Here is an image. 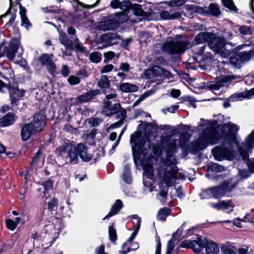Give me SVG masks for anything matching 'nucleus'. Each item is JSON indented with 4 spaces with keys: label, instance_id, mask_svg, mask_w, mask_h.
I'll return each mask as SVG.
<instances>
[{
    "label": "nucleus",
    "instance_id": "f257e3e1",
    "mask_svg": "<svg viewBox=\"0 0 254 254\" xmlns=\"http://www.w3.org/2000/svg\"><path fill=\"white\" fill-rule=\"evenodd\" d=\"M232 179H228L221 182L218 186L202 190L200 193L201 199L212 197L219 198L224 196L227 192L232 191L237 186V182L232 183Z\"/></svg>",
    "mask_w": 254,
    "mask_h": 254
},
{
    "label": "nucleus",
    "instance_id": "f03ea898",
    "mask_svg": "<svg viewBox=\"0 0 254 254\" xmlns=\"http://www.w3.org/2000/svg\"><path fill=\"white\" fill-rule=\"evenodd\" d=\"M142 133L139 131L134 132L130 135V143L132 145V154L134 164H137L141 156L146 151L145 144L148 142V147L150 148L152 143L148 137H141Z\"/></svg>",
    "mask_w": 254,
    "mask_h": 254
},
{
    "label": "nucleus",
    "instance_id": "7ed1b4c3",
    "mask_svg": "<svg viewBox=\"0 0 254 254\" xmlns=\"http://www.w3.org/2000/svg\"><path fill=\"white\" fill-rule=\"evenodd\" d=\"M58 151L59 155L65 158L68 164H77L79 162L78 153L76 146H75L69 140L64 142L59 146Z\"/></svg>",
    "mask_w": 254,
    "mask_h": 254
},
{
    "label": "nucleus",
    "instance_id": "20e7f679",
    "mask_svg": "<svg viewBox=\"0 0 254 254\" xmlns=\"http://www.w3.org/2000/svg\"><path fill=\"white\" fill-rule=\"evenodd\" d=\"M227 44L232 47L235 46V44L227 42L224 36H217L215 33L211 32L208 46L214 52L220 54L224 58H226L228 50L226 49V45Z\"/></svg>",
    "mask_w": 254,
    "mask_h": 254
},
{
    "label": "nucleus",
    "instance_id": "39448f33",
    "mask_svg": "<svg viewBox=\"0 0 254 254\" xmlns=\"http://www.w3.org/2000/svg\"><path fill=\"white\" fill-rule=\"evenodd\" d=\"M6 88L9 94L10 105L12 107L18 106L19 101L24 96L25 90L19 89L18 86H14L9 83H6L0 79V92L4 93L3 88Z\"/></svg>",
    "mask_w": 254,
    "mask_h": 254
},
{
    "label": "nucleus",
    "instance_id": "423d86ee",
    "mask_svg": "<svg viewBox=\"0 0 254 254\" xmlns=\"http://www.w3.org/2000/svg\"><path fill=\"white\" fill-rule=\"evenodd\" d=\"M59 41L60 43L64 46L66 50L72 51H75V53L83 54L86 56L89 55V52L86 47L83 46L82 43H77L73 45V41L69 38L67 34L63 30H59Z\"/></svg>",
    "mask_w": 254,
    "mask_h": 254
},
{
    "label": "nucleus",
    "instance_id": "0eeeda50",
    "mask_svg": "<svg viewBox=\"0 0 254 254\" xmlns=\"http://www.w3.org/2000/svg\"><path fill=\"white\" fill-rule=\"evenodd\" d=\"M189 44L188 40L171 41L163 45L162 50L170 55L183 54L188 49Z\"/></svg>",
    "mask_w": 254,
    "mask_h": 254
},
{
    "label": "nucleus",
    "instance_id": "6e6552de",
    "mask_svg": "<svg viewBox=\"0 0 254 254\" xmlns=\"http://www.w3.org/2000/svg\"><path fill=\"white\" fill-rule=\"evenodd\" d=\"M239 127L235 124L222 125L221 136L229 145L237 143L236 134Z\"/></svg>",
    "mask_w": 254,
    "mask_h": 254
},
{
    "label": "nucleus",
    "instance_id": "1a4fd4ad",
    "mask_svg": "<svg viewBox=\"0 0 254 254\" xmlns=\"http://www.w3.org/2000/svg\"><path fill=\"white\" fill-rule=\"evenodd\" d=\"M212 153L216 160L221 161L225 159L232 160L234 158L233 152L227 147L223 146H218L212 150Z\"/></svg>",
    "mask_w": 254,
    "mask_h": 254
},
{
    "label": "nucleus",
    "instance_id": "9d476101",
    "mask_svg": "<svg viewBox=\"0 0 254 254\" xmlns=\"http://www.w3.org/2000/svg\"><path fill=\"white\" fill-rule=\"evenodd\" d=\"M53 54L43 53L38 58V61L42 66H45L48 72L52 75H54L57 71V65L53 61Z\"/></svg>",
    "mask_w": 254,
    "mask_h": 254
},
{
    "label": "nucleus",
    "instance_id": "9b49d317",
    "mask_svg": "<svg viewBox=\"0 0 254 254\" xmlns=\"http://www.w3.org/2000/svg\"><path fill=\"white\" fill-rule=\"evenodd\" d=\"M47 121L46 116L42 111L36 113L33 116L32 121L30 124H32L33 129L35 132H41L46 125Z\"/></svg>",
    "mask_w": 254,
    "mask_h": 254
},
{
    "label": "nucleus",
    "instance_id": "f8f14e48",
    "mask_svg": "<svg viewBox=\"0 0 254 254\" xmlns=\"http://www.w3.org/2000/svg\"><path fill=\"white\" fill-rule=\"evenodd\" d=\"M20 45V40L18 38H12L7 46H4L3 50H5L6 56L7 59L12 61L15 57V54Z\"/></svg>",
    "mask_w": 254,
    "mask_h": 254
},
{
    "label": "nucleus",
    "instance_id": "ddd939ff",
    "mask_svg": "<svg viewBox=\"0 0 254 254\" xmlns=\"http://www.w3.org/2000/svg\"><path fill=\"white\" fill-rule=\"evenodd\" d=\"M117 34L114 33H108L102 34L100 39H98L96 42L97 44H101L102 46H98L96 49L97 50H101L103 48L114 45L115 43L114 41L117 39Z\"/></svg>",
    "mask_w": 254,
    "mask_h": 254
},
{
    "label": "nucleus",
    "instance_id": "4468645a",
    "mask_svg": "<svg viewBox=\"0 0 254 254\" xmlns=\"http://www.w3.org/2000/svg\"><path fill=\"white\" fill-rule=\"evenodd\" d=\"M207 146V143L206 140L202 139L195 140L192 142L190 146H187L185 148L186 150L183 152L185 156H187L189 152H190L192 154H197L199 151L203 150Z\"/></svg>",
    "mask_w": 254,
    "mask_h": 254
},
{
    "label": "nucleus",
    "instance_id": "2eb2a0df",
    "mask_svg": "<svg viewBox=\"0 0 254 254\" xmlns=\"http://www.w3.org/2000/svg\"><path fill=\"white\" fill-rule=\"evenodd\" d=\"M101 94L99 89H90L88 92L78 96L75 99V104L87 103L93 99L98 95Z\"/></svg>",
    "mask_w": 254,
    "mask_h": 254
},
{
    "label": "nucleus",
    "instance_id": "dca6fc26",
    "mask_svg": "<svg viewBox=\"0 0 254 254\" xmlns=\"http://www.w3.org/2000/svg\"><path fill=\"white\" fill-rule=\"evenodd\" d=\"M76 149H77L78 156L83 161L89 162L92 160L93 157V154L88 153V148L86 145L82 143H78L76 145Z\"/></svg>",
    "mask_w": 254,
    "mask_h": 254
},
{
    "label": "nucleus",
    "instance_id": "f3484780",
    "mask_svg": "<svg viewBox=\"0 0 254 254\" xmlns=\"http://www.w3.org/2000/svg\"><path fill=\"white\" fill-rule=\"evenodd\" d=\"M126 9H131L133 11V14L137 16H146L147 13L143 10L142 5L138 3H132L128 0L124 1Z\"/></svg>",
    "mask_w": 254,
    "mask_h": 254
},
{
    "label": "nucleus",
    "instance_id": "a211bd4d",
    "mask_svg": "<svg viewBox=\"0 0 254 254\" xmlns=\"http://www.w3.org/2000/svg\"><path fill=\"white\" fill-rule=\"evenodd\" d=\"M36 133L33 129L32 124L26 123L21 127L20 134L22 141L28 140L32 135Z\"/></svg>",
    "mask_w": 254,
    "mask_h": 254
},
{
    "label": "nucleus",
    "instance_id": "6ab92c4d",
    "mask_svg": "<svg viewBox=\"0 0 254 254\" xmlns=\"http://www.w3.org/2000/svg\"><path fill=\"white\" fill-rule=\"evenodd\" d=\"M16 120L15 115L11 112H8L0 118V127H6L13 125Z\"/></svg>",
    "mask_w": 254,
    "mask_h": 254
},
{
    "label": "nucleus",
    "instance_id": "aec40b11",
    "mask_svg": "<svg viewBox=\"0 0 254 254\" xmlns=\"http://www.w3.org/2000/svg\"><path fill=\"white\" fill-rule=\"evenodd\" d=\"M97 86L100 89L101 94H106L107 93V89L110 88L111 86V82L108 77L106 75H102L97 82Z\"/></svg>",
    "mask_w": 254,
    "mask_h": 254
},
{
    "label": "nucleus",
    "instance_id": "412c9836",
    "mask_svg": "<svg viewBox=\"0 0 254 254\" xmlns=\"http://www.w3.org/2000/svg\"><path fill=\"white\" fill-rule=\"evenodd\" d=\"M123 207V203L121 200L117 199L114 204L112 205L110 211L109 212L103 220H105L110 218L113 216L117 214L121 209Z\"/></svg>",
    "mask_w": 254,
    "mask_h": 254
},
{
    "label": "nucleus",
    "instance_id": "4be33fe9",
    "mask_svg": "<svg viewBox=\"0 0 254 254\" xmlns=\"http://www.w3.org/2000/svg\"><path fill=\"white\" fill-rule=\"evenodd\" d=\"M118 89L124 93H131L138 91V87L136 85L127 82L120 83L118 86Z\"/></svg>",
    "mask_w": 254,
    "mask_h": 254
},
{
    "label": "nucleus",
    "instance_id": "5701e85b",
    "mask_svg": "<svg viewBox=\"0 0 254 254\" xmlns=\"http://www.w3.org/2000/svg\"><path fill=\"white\" fill-rule=\"evenodd\" d=\"M131 219H137V223L134 231L131 234L130 237L127 239V242H132L136 237L138 231H139L141 225V218L137 214L131 215L129 216Z\"/></svg>",
    "mask_w": 254,
    "mask_h": 254
},
{
    "label": "nucleus",
    "instance_id": "b1692460",
    "mask_svg": "<svg viewBox=\"0 0 254 254\" xmlns=\"http://www.w3.org/2000/svg\"><path fill=\"white\" fill-rule=\"evenodd\" d=\"M178 170H176L174 173L170 171H165L164 172L163 181L168 187H170L172 186V179L176 180L177 178L176 174Z\"/></svg>",
    "mask_w": 254,
    "mask_h": 254
},
{
    "label": "nucleus",
    "instance_id": "393cba45",
    "mask_svg": "<svg viewBox=\"0 0 254 254\" xmlns=\"http://www.w3.org/2000/svg\"><path fill=\"white\" fill-rule=\"evenodd\" d=\"M122 177L126 183L127 184H131L132 183V179L131 175L130 166L129 164H126L125 165Z\"/></svg>",
    "mask_w": 254,
    "mask_h": 254
},
{
    "label": "nucleus",
    "instance_id": "a878e982",
    "mask_svg": "<svg viewBox=\"0 0 254 254\" xmlns=\"http://www.w3.org/2000/svg\"><path fill=\"white\" fill-rule=\"evenodd\" d=\"M211 32H203L198 33L195 37L194 41L196 44L208 43Z\"/></svg>",
    "mask_w": 254,
    "mask_h": 254
},
{
    "label": "nucleus",
    "instance_id": "bb28decb",
    "mask_svg": "<svg viewBox=\"0 0 254 254\" xmlns=\"http://www.w3.org/2000/svg\"><path fill=\"white\" fill-rule=\"evenodd\" d=\"M172 210L169 207H163L158 211L156 218L157 220L165 221L168 216L170 215Z\"/></svg>",
    "mask_w": 254,
    "mask_h": 254
},
{
    "label": "nucleus",
    "instance_id": "cd10ccee",
    "mask_svg": "<svg viewBox=\"0 0 254 254\" xmlns=\"http://www.w3.org/2000/svg\"><path fill=\"white\" fill-rule=\"evenodd\" d=\"M206 254H217L219 252V248L217 244L212 240L209 241L206 244Z\"/></svg>",
    "mask_w": 254,
    "mask_h": 254
},
{
    "label": "nucleus",
    "instance_id": "c85d7f7f",
    "mask_svg": "<svg viewBox=\"0 0 254 254\" xmlns=\"http://www.w3.org/2000/svg\"><path fill=\"white\" fill-rule=\"evenodd\" d=\"M206 10L208 13L207 15H211L217 17L221 14V10L216 3H211L208 6V10L207 8Z\"/></svg>",
    "mask_w": 254,
    "mask_h": 254
},
{
    "label": "nucleus",
    "instance_id": "c756f323",
    "mask_svg": "<svg viewBox=\"0 0 254 254\" xmlns=\"http://www.w3.org/2000/svg\"><path fill=\"white\" fill-rule=\"evenodd\" d=\"M195 243V240H185L182 241L180 244V246L182 248L191 249L193 251V252L196 254H198L200 252V249L199 248H196L194 247L193 244Z\"/></svg>",
    "mask_w": 254,
    "mask_h": 254
},
{
    "label": "nucleus",
    "instance_id": "7c9ffc66",
    "mask_svg": "<svg viewBox=\"0 0 254 254\" xmlns=\"http://www.w3.org/2000/svg\"><path fill=\"white\" fill-rule=\"evenodd\" d=\"M157 126V125H154L152 123L145 122L144 126H142L141 124L138 125L137 128L144 129L145 134H147V137H149L152 133V130L153 128H156Z\"/></svg>",
    "mask_w": 254,
    "mask_h": 254
},
{
    "label": "nucleus",
    "instance_id": "2f4dec72",
    "mask_svg": "<svg viewBox=\"0 0 254 254\" xmlns=\"http://www.w3.org/2000/svg\"><path fill=\"white\" fill-rule=\"evenodd\" d=\"M176 146L175 140H172L166 144L165 149L168 157H171L175 153Z\"/></svg>",
    "mask_w": 254,
    "mask_h": 254
},
{
    "label": "nucleus",
    "instance_id": "473e14b6",
    "mask_svg": "<svg viewBox=\"0 0 254 254\" xmlns=\"http://www.w3.org/2000/svg\"><path fill=\"white\" fill-rule=\"evenodd\" d=\"M232 204V202L231 200L228 201L222 200L218 203H212V205L213 207L216 208L218 210H220L221 209H228Z\"/></svg>",
    "mask_w": 254,
    "mask_h": 254
},
{
    "label": "nucleus",
    "instance_id": "72a5a7b5",
    "mask_svg": "<svg viewBox=\"0 0 254 254\" xmlns=\"http://www.w3.org/2000/svg\"><path fill=\"white\" fill-rule=\"evenodd\" d=\"M243 145L245 148L249 149L254 148V129L247 137Z\"/></svg>",
    "mask_w": 254,
    "mask_h": 254
},
{
    "label": "nucleus",
    "instance_id": "f704fd0d",
    "mask_svg": "<svg viewBox=\"0 0 254 254\" xmlns=\"http://www.w3.org/2000/svg\"><path fill=\"white\" fill-rule=\"evenodd\" d=\"M114 223L113 222L108 228L109 237L110 241L114 244L116 243L118 236L116 229L114 228Z\"/></svg>",
    "mask_w": 254,
    "mask_h": 254
},
{
    "label": "nucleus",
    "instance_id": "c9c22d12",
    "mask_svg": "<svg viewBox=\"0 0 254 254\" xmlns=\"http://www.w3.org/2000/svg\"><path fill=\"white\" fill-rule=\"evenodd\" d=\"M222 5L230 10L238 13V8L235 5L233 0H221Z\"/></svg>",
    "mask_w": 254,
    "mask_h": 254
},
{
    "label": "nucleus",
    "instance_id": "e433bc0d",
    "mask_svg": "<svg viewBox=\"0 0 254 254\" xmlns=\"http://www.w3.org/2000/svg\"><path fill=\"white\" fill-rule=\"evenodd\" d=\"M190 137V134L188 132H184L180 134V141L179 145L180 147L182 148V149H185V148L187 147V142L188 141Z\"/></svg>",
    "mask_w": 254,
    "mask_h": 254
},
{
    "label": "nucleus",
    "instance_id": "4c0bfd02",
    "mask_svg": "<svg viewBox=\"0 0 254 254\" xmlns=\"http://www.w3.org/2000/svg\"><path fill=\"white\" fill-rule=\"evenodd\" d=\"M208 241L209 240H207L202 236H198L197 240H195V243L193 244L194 247L199 248L201 251L202 249H204V247H206V244Z\"/></svg>",
    "mask_w": 254,
    "mask_h": 254
},
{
    "label": "nucleus",
    "instance_id": "58836bf2",
    "mask_svg": "<svg viewBox=\"0 0 254 254\" xmlns=\"http://www.w3.org/2000/svg\"><path fill=\"white\" fill-rule=\"evenodd\" d=\"M237 56L238 54H236L234 53H232L231 55L229 56V62L236 68H240L241 67V62Z\"/></svg>",
    "mask_w": 254,
    "mask_h": 254
},
{
    "label": "nucleus",
    "instance_id": "ea45409f",
    "mask_svg": "<svg viewBox=\"0 0 254 254\" xmlns=\"http://www.w3.org/2000/svg\"><path fill=\"white\" fill-rule=\"evenodd\" d=\"M89 60L93 63H99L102 61V54L98 51L93 52L89 55Z\"/></svg>",
    "mask_w": 254,
    "mask_h": 254
},
{
    "label": "nucleus",
    "instance_id": "a19ab883",
    "mask_svg": "<svg viewBox=\"0 0 254 254\" xmlns=\"http://www.w3.org/2000/svg\"><path fill=\"white\" fill-rule=\"evenodd\" d=\"M244 148V147L239 146L238 148V150L242 160L246 163L251 158H250L249 152Z\"/></svg>",
    "mask_w": 254,
    "mask_h": 254
},
{
    "label": "nucleus",
    "instance_id": "79ce46f5",
    "mask_svg": "<svg viewBox=\"0 0 254 254\" xmlns=\"http://www.w3.org/2000/svg\"><path fill=\"white\" fill-rule=\"evenodd\" d=\"M207 168L208 170L212 172H221L225 171V168L223 166L216 163H211L208 165Z\"/></svg>",
    "mask_w": 254,
    "mask_h": 254
},
{
    "label": "nucleus",
    "instance_id": "37998d69",
    "mask_svg": "<svg viewBox=\"0 0 254 254\" xmlns=\"http://www.w3.org/2000/svg\"><path fill=\"white\" fill-rule=\"evenodd\" d=\"M210 127L211 129L212 130L211 132V135H217L218 138H220L221 136L217 129L219 128L220 126L218 124V122L216 120H213L211 121L210 124Z\"/></svg>",
    "mask_w": 254,
    "mask_h": 254
},
{
    "label": "nucleus",
    "instance_id": "c03bdc74",
    "mask_svg": "<svg viewBox=\"0 0 254 254\" xmlns=\"http://www.w3.org/2000/svg\"><path fill=\"white\" fill-rule=\"evenodd\" d=\"M206 7H202L196 5H192L190 7V9L194 12L205 16L208 14L206 10Z\"/></svg>",
    "mask_w": 254,
    "mask_h": 254
},
{
    "label": "nucleus",
    "instance_id": "a18cd8bd",
    "mask_svg": "<svg viewBox=\"0 0 254 254\" xmlns=\"http://www.w3.org/2000/svg\"><path fill=\"white\" fill-rule=\"evenodd\" d=\"M121 106H122L120 103H115L113 104L109 110L110 112L109 114H107V116H110L117 114L121 110Z\"/></svg>",
    "mask_w": 254,
    "mask_h": 254
},
{
    "label": "nucleus",
    "instance_id": "49530a36",
    "mask_svg": "<svg viewBox=\"0 0 254 254\" xmlns=\"http://www.w3.org/2000/svg\"><path fill=\"white\" fill-rule=\"evenodd\" d=\"M150 71L152 72L154 77H161L163 73V68L159 66L155 65L150 69Z\"/></svg>",
    "mask_w": 254,
    "mask_h": 254
},
{
    "label": "nucleus",
    "instance_id": "de8ad7c7",
    "mask_svg": "<svg viewBox=\"0 0 254 254\" xmlns=\"http://www.w3.org/2000/svg\"><path fill=\"white\" fill-rule=\"evenodd\" d=\"M237 57L239 59L241 63H244L246 61H248L251 60V56L247 51L240 52L238 54Z\"/></svg>",
    "mask_w": 254,
    "mask_h": 254
},
{
    "label": "nucleus",
    "instance_id": "09e8293b",
    "mask_svg": "<svg viewBox=\"0 0 254 254\" xmlns=\"http://www.w3.org/2000/svg\"><path fill=\"white\" fill-rule=\"evenodd\" d=\"M216 80H217L219 84L221 85V87L224 86L227 83L230 81L229 75H223L220 77H217L216 78Z\"/></svg>",
    "mask_w": 254,
    "mask_h": 254
},
{
    "label": "nucleus",
    "instance_id": "8fccbe9b",
    "mask_svg": "<svg viewBox=\"0 0 254 254\" xmlns=\"http://www.w3.org/2000/svg\"><path fill=\"white\" fill-rule=\"evenodd\" d=\"M116 16L119 21V23H123L127 21L128 19L127 15L124 12H119L116 14Z\"/></svg>",
    "mask_w": 254,
    "mask_h": 254
},
{
    "label": "nucleus",
    "instance_id": "3c124183",
    "mask_svg": "<svg viewBox=\"0 0 254 254\" xmlns=\"http://www.w3.org/2000/svg\"><path fill=\"white\" fill-rule=\"evenodd\" d=\"M153 146L152 147V151L153 154L157 156H159L160 155L163 149V147L162 145H160L159 144H156L154 145H151Z\"/></svg>",
    "mask_w": 254,
    "mask_h": 254
},
{
    "label": "nucleus",
    "instance_id": "603ef678",
    "mask_svg": "<svg viewBox=\"0 0 254 254\" xmlns=\"http://www.w3.org/2000/svg\"><path fill=\"white\" fill-rule=\"evenodd\" d=\"M125 3L121 2L119 0H112L110 2V6L114 9L120 8L124 9L125 7Z\"/></svg>",
    "mask_w": 254,
    "mask_h": 254
},
{
    "label": "nucleus",
    "instance_id": "864d4df0",
    "mask_svg": "<svg viewBox=\"0 0 254 254\" xmlns=\"http://www.w3.org/2000/svg\"><path fill=\"white\" fill-rule=\"evenodd\" d=\"M45 13H60V9L57 6H51L43 8Z\"/></svg>",
    "mask_w": 254,
    "mask_h": 254
},
{
    "label": "nucleus",
    "instance_id": "5fc2aeb1",
    "mask_svg": "<svg viewBox=\"0 0 254 254\" xmlns=\"http://www.w3.org/2000/svg\"><path fill=\"white\" fill-rule=\"evenodd\" d=\"M54 183V181L52 180L51 179H49L48 180L43 182L42 183V186H43L45 190H50L53 189Z\"/></svg>",
    "mask_w": 254,
    "mask_h": 254
},
{
    "label": "nucleus",
    "instance_id": "6e6d98bb",
    "mask_svg": "<svg viewBox=\"0 0 254 254\" xmlns=\"http://www.w3.org/2000/svg\"><path fill=\"white\" fill-rule=\"evenodd\" d=\"M58 205V199L54 197L48 203V209L50 211L55 210V208H57Z\"/></svg>",
    "mask_w": 254,
    "mask_h": 254
},
{
    "label": "nucleus",
    "instance_id": "4d7b16f0",
    "mask_svg": "<svg viewBox=\"0 0 254 254\" xmlns=\"http://www.w3.org/2000/svg\"><path fill=\"white\" fill-rule=\"evenodd\" d=\"M103 120L100 118H91L88 123L92 127H97L102 122Z\"/></svg>",
    "mask_w": 254,
    "mask_h": 254
},
{
    "label": "nucleus",
    "instance_id": "13d9d810",
    "mask_svg": "<svg viewBox=\"0 0 254 254\" xmlns=\"http://www.w3.org/2000/svg\"><path fill=\"white\" fill-rule=\"evenodd\" d=\"M115 53L113 51H109L104 53V63L107 64L110 60H112L115 57Z\"/></svg>",
    "mask_w": 254,
    "mask_h": 254
},
{
    "label": "nucleus",
    "instance_id": "bf43d9fd",
    "mask_svg": "<svg viewBox=\"0 0 254 254\" xmlns=\"http://www.w3.org/2000/svg\"><path fill=\"white\" fill-rule=\"evenodd\" d=\"M185 226V222L182 224V225L181 226L180 228H179L177 231L174 232L172 234V238L173 239H174L175 241H176L178 239H179L181 236V234L183 231V229Z\"/></svg>",
    "mask_w": 254,
    "mask_h": 254
},
{
    "label": "nucleus",
    "instance_id": "052dcab7",
    "mask_svg": "<svg viewBox=\"0 0 254 254\" xmlns=\"http://www.w3.org/2000/svg\"><path fill=\"white\" fill-rule=\"evenodd\" d=\"M5 225L6 228L11 231L15 230L17 226L14 221L9 218L5 220Z\"/></svg>",
    "mask_w": 254,
    "mask_h": 254
},
{
    "label": "nucleus",
    "instance_id": "680f3d73",
    "mask_svg": "<svg viewBox=\"0 0 254 254\" xmlns=\"http://www.w3.org/2000/svg\"><path fill=\"white\" fill-rule=\"evenodd\" d=\"M16 10L13 9V11L12 12L11 17L10 18L9 20L7 22H6L5 25L4 26V28L7 29L13 24L16 17Z\"/></svg>",
    "mask_w": 254,
    "mask_h": 254
},
{
    "label": "nucleus",
    "instance_id": "e2e57ef3",
    "mask_svg": "<svg viewBox=\"0 0 254 254\" xmlns=\"http://www.w3.org/2000/svg\"><path fill=\"white\" fill-rule=\"evenodd\" d=\"M67 81L70 85H74L78 84L80 82V79L74 75H70L67 79Z\"/></svg>",
    "mask_w": 254,
    "mask_h": 254
},
{
    "label": "nucleus",
    "instance_id": "0e129e2a",
    "mask_svg": "<svg viewBox=\"0 0 254 254\" xmlns=\"http://www.w3.org/2000/svg\"><path fill=\"white\" fill-rule=\"evenodd\" d=\"M174 241V239H173L172 237L169 241H168L167 245L166 252H168L170 254L172 253L173 251L175 248Z\"/></svg>",
    "mask_w": 254,
    "mask_h": 254
},
{
    "label": "nucleus",
    "instance_id": "69168bd1",
    "mask_svg": "<svg viewBox=\"0 0 254 254\" xmlns=\"http://www.w3.org/2000/svg\"><path fill=\"white\" fill-rule=\"evenodd\" d=\"M248 166L249 172L251 174L254 173V158H251L249 161L246 163Z\"/></svg>",
    "mask_w": 254,
    "mask_h": 254
},
{
    "label": "nucleus",
    "instance_id": "338daca9",
    "mask_svg": "<svg viewBox=\"0 0 254 254\" xmlns=\"http://www.w3.org/2000/svg\"><path fill=\"white\" fill-rule=\"evenodd\" d=\"M239 175L242 179H245L250 177V173L249 170L245 169H239Z\"/></svg>",
    "mask_w": 254,
    "mask_h": 254
},
{
    "label": "nucleus",
    "instance_id": "774afa93",
    "mask_svg": "<svg viewBox=\"0 0 254 254\" xmlns=\"http://www.w3.org/2000/svg\"><path fill=\"white\" fill-rule=\"evenodd\" d=\"M223 254H236V253L228 247L223 246L221 248Z\"/></svg>",
    "mask_w": 254,
    "mask_h": 254
}]
</instances>
